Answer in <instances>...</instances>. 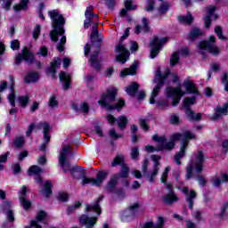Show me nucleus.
<instances>
[{
	"label": "nucleus",
	"mask_w": 228,
	"mask_h": 228,
	"mask_svg": "<svg viewBox=\"0 0 228 228\" xmlns=\"http://www.w3.org/2000/svg\"><path fill=\"white\" fill-rule=\"evenodd\" d=\"M181 138H183V140L182 142V145L180 146V151L175 156V161L176 165H181V159L184 158V152L186 151V147H188V140L195 139V134L190 131H186L183 134H172L170 142H167V138L163 136L159 137L158 134H155L152 136V140L153 142H157V147L154 148V146L147 145L145 146V151L146 152H156V151H172V149L175 147V142L181 140Z\"/></svg>",
	"instance_id": "obj_1"
},
{
	"label": "nucleus",
	"mask_w": 228,
	"mask_h": 228,
	"mask_svg": "<svg viewBox=\"0 0 228 228\" xmlns=\"http://www.w3.org/2000/svg\"><path fill=\"white\" fill-rule=\"evenodd\" d=\"M48 15L53 22L52 26L53 29L50 32L51 40L53 42H58V35H60V43L57 45V50L62 53L65 49V44H67V37L63 36L65 34V29L63 26L65 25V18L61 15V12L58 10H52L48 12Z\"/></svg>",
	"instance_id": "obj_2"
},
{
	"label": "nucleus",
	"mask_w": 228,
	"mask_h": 228,
	"mask_svg": "<svg viewBox=\"0 0 228 228\" xmlns=\"http://www.w3.org/2000/svg\"><path fill=\"white\" fill-rule=\"evenodd\" d=\"M115 99H117V88L110 87L102 94L101 99L98 101V104L109 111H111V110H118V111H120V108L125 106L126 102H124V100H119L117 103L113 104L112 102H114Z\"/></svg>",
	"instance_id": "obj_3"
},
{
	"label": "nucleus",
	"mask_w": 228,
	"mask_h": 228,
	"mask_svg": "<svg viewBox=\"0 0 228 228\" xmlns=\"http://www.w3.org/2000/svg\"><path fill=\"white\" fill-rule=\"evenodd\" d=\"M193 168L198 174H200L204 168V152L201 151L195 153L194 158L187 165L185 179H191Z\"/></svg>",
	"instance_id": "obj_4"
},
{
	"label": "nucleus",
	"mask_w": 228,
	"mask_h": 228,
	"mask_svg": "<svg viewBox=\"0 0 228 228\" xmlns=\"http://www.w3.org/2000/svg\"><path fill=\"white\" fill-rule=\"evenodd\" d=\"M170 75V69H167L166 73L164 75H161V69L158 68V70L155 74L154 83H157V86L153 88L151 92V97L150 98V104H154L156 101V97H158V94H159V90H161V87L163 86V84L165 83V79L168 77Z\"/></svg>",
	"instance_id": "obj_5"
},
{
	"label": "nucleus",
	"mask_w": 228,
	"mask_h": 228,
	"mask_svg": "<svg viewBox=\"0 0 228 228\" xmlns=\"http://www.w3.org/2000/svg\"><path fill=\"white\" fill-rule=\"evenodd\" d=\"M69 154H70V146H64L60 153L59 157V164L62 168L63 172H70L71 175H74L76 172H77V167L70 168V163L67 162V159L69 158Z\"/></svg>",
	"instance_id": "obj_6"
},
{
	"label": "nucleus",
	"mask_w": 228,
	"mask_h": 228,
	"mask_svg": "<svg viewBox=\"0 0 228 228\" xmlns=\"http://www.w3.org/2000/svg\"><path fill=\"white\" fill-rule=\"evenodd\" d=\"M215 42H216V37L214 36H210L208 41L200 42L198 45L199 53L200 54H204L205 51H208L215 56H216V54H220V48L215 45Z\"/></svg>",
	"instance_id": "obj_7"
},
{
	"label": "nucleus",
	"mask_w": 228,
	"mask_h": 228,
	"mask_svg": "<svg viewBox=\"0 0 228 228\" xmlns=\"http://www.w3.org/2000/svg\"><path fill=\"white\" fill-rule=\"evenodd\" d=\"M196 101H197V98L195 96L187 97L183 100V108H186L185 115L189 118V120H191L192 122L195 120H200V118H202V114L200 113L195 114V112H193V110L190 109V106H193Z\"/></svg>",
	"instance_id": "obj_8"
},
{
	"label": "nucleus",
	"mask_w": 228,
	"mask_h": 228,
	"mask_svg": "<svg viewBox=\"0 0 228 228\" xmlns=\"http://www.w3.org/2000/svg\"><path fill=\"white\" fill-rule=\"evenodd\" d=\"M108 174V171L102 170L97 174L96 178L83 176L82 185L85 186L86 184H90L91 186H101V184H102L104 181H106Z\"/></svg>",
	"instance_id": "obj_9"
},
{
	"label": "nucleus",
	"mask_w": 228,
	"mask_h": 228,
	"mask_svg": "<svg viewBox=\"0 0 228 228\" xmlns=\"http://www.w3.org/2000/svg\"><path fill=\"white\" fill-rule=\"evenodd\" d=\"M115 53H118L116 60L119 63H126L129 60V50L122 44V41H119V44L116 45Z\"/></svg>",
	"instance_id": "obj_10"
},
{
	"label": "nucleus",
	"mask_w": 228,
	"mask_h": 228,
	"mask_svg": "<svg viewBox=\"0 0 228 228\" xmlns=\"http://www.w3.org/2000/svg\"><path fill=\"white\" fill-rule=\"evenodd\" d=\"M167 44V38H158V37H154L152 41H151L150 43V46L151 48L150 54H151V58L154 59L158 56V54H159V51H161V48L163 47V45Z\"/></svg>",
	"instance_id": "obj_11"
},
{
	"label": "nucleus",
	"mask_w": 228,
	"mask_h": 228,
	"mask_svg": "<svg viewBox=\"0 0 228 228\" xmlns=\"http://www.w3.org/2000/svg\"><path fill=\"white\" fill-rule=\"evenodd\" d=\"M167 97H173V106H177L181 102V99L186 94L184 91L181 90V87L171 88L167 87L166 90Z\"/></svg>",
	"instance_id": "obj_12"
},
{
	"label": "nucleus",
	"mask_w": 228,
	"mask_h": 228,
	"mask_svg": "<svg viewBox=\"0 0 228 228\" xmlns=\"http://www.w3.org/2000/svg\"><path fill=\"white\" fill-rule=\"evenodd\" d=\"M37 129L39 131L43 129V138L44 142L39 147L40 151H45V147H47V143L51 141V135H49V131H51V126H49V123H39L37 126Z\"/></svg>",
	"instance_id": "obj_13"
},
{
	"label": "nucleus",
	"mask_w": 228,
	"mask_h": 228,
	"mask_svg": "<svg viewBox=\"0 0 228 228\" xmlns=\"http://www.w3.org/2000/svg\"><path fill=\"white\" fill-rule=\"evenodd\" d=\"M167 190H168V192L163 196L162 200L164 204H167V206H172L175 202H177L179 200V197H177L176 194L174 192V187L170 183H167Z\"/></svg>",
	"instance_id": "obj_14"
},
{
	"label": "nucleus",
	"mask_w": 228,
	"mask_h": 228,
	"mask_svg": "<svg viewBox=\"0 0 228 228\" xmlns=\"http://www.w3.org/2000/svg\"><path fill=\"white\" fill-rule=\"evenodd\" d=\"M22 60L27 61V63H33V61H35V56H33V53H29V50H28V48H25L22 51V53H19L16 56L17 65H19V63H20V61H22Z\"/></svg>",
	"instance_id": "obj_15"
},
{
	"label": "nucleus",
	"mask_w": 228,
	"mask_h": 228,
	"mask_svg": "<svg viewBox=\"0 0 228 228\" xmlns=\"http://www.w3.org/2000/svg\"><path fill=\"white\" fill-rule=\"evenodd\" d=\"M28 193V187L23 185L21 190L19 191L20 202L23 209L28 210V208H31V201L26 199Z\"/></svg>",
	"instance_id": "obj_16"
},
{
	"label": "nucleus",
	"mask_w": 228,
	"mask_h": 228,
	"mask_svg": "<svg viewBox=\"0 0 228 228\" xmlns=\"http://www.w3.org/2000/svg\"><path fill=\"white\" fill-rule=\"evenodd\" d=\"M107 120L110 124H115V122H118V127H119V129H121V131L126 129V126H127V118H126V116H120L116 120L115 117H113V115L109 114V115H107Z\"/></svg>",
	"instance_id": "obj_17"
},
{
	"label": "nucleus",
	"mask_w": 228,
	"mask_h": 228,
	"mask_svg": "<svg viewBox=\"0 0 228 228\" xmlns=\"http://www.w3.org/2000/svg\"><path fill=\"white\" fill-rule=\"evenodd\" d=\"M183 193L185 195L186 202L189 204V208L193 209V200H195L197 197V193L195 191H190L188 187H183L182 189Z\"/></svg>",
	"instance_id": "obj_18"
},
{
	"label": "nucleus",
	"mask_w": 228,
	"mask_h": 228,
	"mask_svg": "<svg viewBox=\"0 0 228 228\" xmlns=\"http://www.w3.org/2000/svg\"><path fill=\"white\" fill-rule=\"evenodd\" d=\"M10 208H12V202L10 201H4L1 205V208L7 216V220L14 222L15 216H13V210L10 209Z\"/></svg>",
	"instance_id": "obj_19"
},
{
	"label": "nucleus",
	"mask_w": 228,
	"mask_h": 228,
	"mask_svg": "<svg viewBox=\"0 0 228 228\" xmlns=\"http://www.w3.org/2000/svg\"><path fill=\"white\" fill-rule=\"evenodd\" d=\"M158 174H159V163H154L153 169L149 173H146L144 177H146L147 181L150 183H156Z\"/></svg>",
	"instance_id": "obj_20"
},
{
	"label": "nucleus",
	"mask_w": 228,
	"mask_h": 228,
	"mask_svg": "<svg viewBox=\"0 0 228 228\" xmlns=\"http://www.w3.org/2000/svg\"><path fill=\"white\" fill-rule=\"evenodd\" d=\"M136 209H138V203L130 206L128 209L123 212L121 220L123 222H129V218L134 216V211H136Z\"/></svg>",
	"instance_id": "obj_21"
},
{
	"label": "nucleus",
	"mask_w": 228,
	"mask_h": 228,
	"mask_svg": "<svg viewBox=\"0 0 228 228\" xmlns=\"http://www.w3.org/2000/svg\"><path fill=\"white\" fill-rule=\"evenodd\" d=\"M228 113V102L224 103L223 107L216 109L215 114L212 116V120H218L222 117L227 115Z\"/></svg>",
	"instance_id": "obj_22"
},
{
	"label": "nucleus",
	"mask_w": 228,
	"mask_h": 228,
	"mask_svg": "<svg viewBox=\"0 0 228 228\" xmlns=\"http://www.w3.org/2000/svg\"><path fill=\"white\" fill-rule=\"evenodd\" d=\"M216 10V7L214 5H210L206 8L207 15L204 18L205 22V28H209L211 26V18L213 17V13H215V11Z\"/></svg>",
	"instance_id": "obj_23"
},
{
	"label": "nucleus",
	"mask_w": 228,
	"mask_h": 228,
	"mask_svg": "<svg viewBox=\"0 0 228 228\" xmlns=\"http://www.w3.org/2000/svg\"><path fill=\"white\" fill-rule=\"evenodd\" d=\"M118 179H120V176L118 175H113L110 181L107 183L106 190L110 193H113L115 191V188L117 184H118Z\"/></svg>",
	"instance_id": "obj_24"
},
{
	"label": "nucleus",
	"mask_w": 228,
	"mask_h": 228,
	"mask_svg": "<svg viewBox=\"0 0 228 228\" xmlns=\"http://www.w3.org/2000/svg\"><path fill=\"white\" fill-rule=\"evenodd\" d=\"M47 218V213L45 211H39L35 220L31 221V226L35 228H42L40 222H44Z\"/></svg>",
	"instance_id": "obj_25"
},
{
	"label": "nucleus",
	"mask_w": 228,
	"mask_h": 228,
	"mask_svg": "<svg viewBox=\"0 0 228 228\" xmlns=\"http://www.w3.org/2000/svg\"><path fill=\"white\" fill-rule=\"evenodd\" d=\"M183 86L186 90L187 94H199V90H197V86H195V83H193V80H184Z\"/></svg>",
	"instance_id": "obj_26"
},
{
	"label": "nucleus",
	"mask_w": 228,
	"mask_h": 228,
	"mask_svg": "<svg viewBox=\"0 0 228 228\" xmlns=\"http://www.w3.org/2000/svg\"><path fill=\"white\" fill-rule=\"evenodd\" d=\"M60 81L62 82L63 90L70 88V74L61 71L59 75Z\"/></svg>",
	"instance_id": "obj_27"
},
{
	"label": "nucleus",
	"mask_w": 228,
	"mask_h": 228,
	"mask_svg": "<svg viewBox=\"0 0 228 228\" xmlns=\"http://www.w3.org/2000/svg\"><path fill=\"white\" fill-rule=\"evenodd\" d=\"M60 65H61V59H60V57H55L51 63V67L48 69V72L52 74L53 79L56 78V69H60Z\"/></svg>",
	"instance_id": "obj_28"
},
{
	"label": "nucleus",
	"mask_w": 228,
	"mask_h": 228,
	"mask_svg": "<svg viewBox=\"0 0 228 228\" xmlns=\"http://www.w3.org/2000/svg\"><path fill=\"white\" fill-rule=\"evenodd\" d=\"M136 69H138V61H134L130 68L125 69L120 73V77H126V76H134L136 74Z\"/></svg>",
	"instance_id": "obj_29"
},
{
	"label": "nucleus",
	"mask_w": 228,
	"mask_h": 228,
	"mask_svg": "<svg viewBox=\"0 0 228 228\" xmlns=\"http://www.w3.org/2000/svg\"><path fill=\"white\" fill-rule=\"evenodd\" d=\"M40 174H42V168L38 166H32L28 169V175H36V181L37 183H42V177H40Z\"/></svg>",
	"instance_id": "obj_30"
},
{
	"label": "nucleus",
	"mask_w": 228,
	"mask_h": 228,
	"mask_svg": "<svg viewBox=\"0 0 228 228\" xmlns=\"http://www.w3.org/2000/svg\"><path fill=\"white\" fill-rule=\"evenodd\" d=\"M142 26L137 25L135 27V33L138 35L143 31L144 33H147L151 29V27L149 26V20L146 18H142Z\"/></svg>",
	"instance_id": "obj_31"
},
{
	"label": "nucleus",
	"mask_w": 228,
	"mask_h": 228,
	"mask_svg": "<svg viewBox=\"0 0 228 228\" xmlns=\"http://www.w3.org/2000/svg\"><path fill=\"white\" fill-rule=\"evenodd\" d=\"M99 50L94 52L90 58V63L95 69L96 70H99L101 69V64L99 63Z\"/></svg>",
	"instance_id": "obj_32"
},
{
	"label": "nucleus",
	"mask_w": 228,
	"mask_h": 228,
	"mask_svg": "<svg viewBox=\"0 0 228 228\" xmlns=\"http://www.w3.org/2000/svg\"><path fill=\"white\" fill-rule=\"evenodd\" d=\"M29 0H20V4H14L12 7L13 12H21L28 10Z\"/></svg>",
	"instance_id": "obj_33"
},
{
	"label": "nucleus",
	"mask_w": 228,
	"mask_h": 228,
	"mask_svg": "<svg viewBox=\"0 0 228 228\" xmlns=\"http://www.w3.org/2000/svg\"><path fill=\"white\" fill-rule=\"evenodd\" d=\"M72 108L75 111L84 113V115H88V112L90 111V105H88L86 102L81 103L79 108H77L76 105H73Z\"/></svg>",
	"instance_id": "obj_34"
},
{
	"label": "nucleus",
	"mask_w": 228,
	"mask_h": 228,
	"mask_svg": "<svg viewBox=\"0 0 228 228\" xmlns=\"http://www.w3.org/2000/svg\"><path fill=\"white\" fill-rule=\"evenodd\" d=\"M11 86H10V94L8 95V101L11 102L12 107H15V89L13 88V85L15 84L13 77H11Z\"/></svg>",
	"instance_id": "obj_35"
},
{
	"label": "nucleus",
	"mask_w": 228,
	"mask_h": 228,
	"mask_svg": "<svg viewBox=\"0 0 228 228\" xmlns=\"http://www.w3.org/2000/svg\"><path fill=\"white\" fill-rule=\"evenodd\" d=\"M125 6L126 9H122L120 12L121 17H126L127 14V10H136V5H133V0H126Z\"/></svg>",
	"instance_id": "obj_36"
},
{
	"label": "nucleus",
	"mask_w": 228,
	"mask_h": 228,
	"mask_svg": "<svg viewBox=\"0 0 228 228\" xmlns=\"http://www.w3.org/2000/svg\"><path fill=\"white\" fill-rule=\"evenodd\" d=\"M163 225H165V219L159 217L157 224H154L152 222H148L144 224L143 228H163Z\"/></svg>",
	"instance_id": "obj_37"
},
{
	"label": "nucleus",
	"mask_w": 228,
	"mask_h": 228,
	"mask_svg": "<svg viewBox=\"0 0 228 228\" xmlns=\"http://www.w3.org/2000/svg\"><path fill=\"white\" fill-rule=\"evenodd\" d=\"M99 200H101V198H99L94 205H86V211H94V213L101 215L102 211L101 206H99Z\"/></svg>",
	"instance_id": "obj_38"
},
{
	"label": "nucleus",
	"mask_w": 228,
	"mask_h": 228,
	"mask_svg": "<svg viewBox=\"0 0 228 228\" xmlns=\"http://www.w3.org/2000/svg\"><path fill=\"white\" fill-rule=\"evenodd\" d=\"M139 87H140V86L138 85V83L134 82V83L130 84L128 86H126V94H128V95L134 96L136 92H138Z\"/></svg>",
	"instance_id": "obj_39"
},
{
	"label": "nucleus",
	"mask_w": 228,
	"mask_h": 228,
	"mask_svg": "<svg viewBox=\"0 0 228 228\" xmlns=\"http://www.w3.org/2000/svg\"><path fill=\"white\" fill-rule=\"evenodd\" d=\"M202 35H204V32L200 28H193L189 34V39L195 40L197 37H202Z\"/></svg>",
	"instance_id": "obj_40"
},
{
	"label": "nucleus",
	"mask_w": 228,
	"mask_h": 228,
	"mask_svg": "<svg viewBox=\"0 0 228 228\" xmlns=\"http://www.w3.org/2000/svg\"><path fill=\"white\" fill-rule=\"evenodd\" d=\"M221 179L218 178V176H215L214 178H212V183L214 184V186H220V184H222V183H227L228 181V175L226 174H223L221 175Z\"/></svg>",
	"instance_id": "obj_41"
},
{
	"label": "nucleus",
	"mask_w": 228,
	"mask_h": 228,
	"mask_svg": "<svg viewBox=\"0 0 228 228\" xmlns=\"http://www.w3.org/2000/svg\"><path fill=\"white\" fill-rule=\"evenodd\" d=\"M35 81H38V73L28 72L25 77V83H35Z\"/></svg>",
	"instance_id": "obj_42"
},
{
	"label": "nucleus",
	"mask_w": 228,
	"mask_h": 228,
	"mask_svg": "<svg viewBox=\"0 0 228 228\" xmlns=\"http://www.w3.org/2000/svg\"><path fill=\"white\" fill-rule=\"evenodd\" d=\"M178 20L181 24H191L193 22V16L190 13L187 16H178Z\"/></svg>",
	"instance_id": "obj_43"
},
{
	"label": "nucleus",
	"mask_w": 228,
	"mask_h": 228,
	"mask_svg": "<svg viewBox=\"0 0 228 228\" xmlns=\"http://www.w3.org/2000/svg\"><path fill=\"white\" fill-rule=\"evenodd\" d=\"M44 186H45V190L41 191V193H43L45 197H49V195L53 193V191H51V189L53 188V183L50 181H48L45 183Z\"/></svg>",
	"instance_id": "obj_44"
},
{
	"label": "nucleus",
	"mask_w": 228,
	"mask_h": 228,
	"mask_svg": "<svg viewBox=\"0 0 228 228\" xmlns=\"http://www.w3.org/2000/svg\"><path fill=\"white\" fill-rule=\"evenodd\" d=\"M169 8H170V4L167 2L162 3L160 7L159 8V12L160 13V15H165V13L168 12Z\"/></svg>",
	"instance_id": "obj_45"
},
{
	"label": "nucleus",
	"mask_w": 228,
	"mask_h": 228,
	"mask_svg": "<svg viewBox=\"0 0 228 228\" xmlns=\"http://www.w3.org/2000/svg\"><path fill=\"white\" fill-rule=\"evenodd\" d=\"M48 106L50 108H56L58 106V97L56 94H53L48 101Z\"/></svg>",
	"instance_id": "obj_46"
},
{
	"label": "nucleus",
	"mask_w": 228,
	"mask_h": 228,
	"mask_svg": "<svg viewBox=\"0 0 228 228\" xmlns=\"http://www.w3.org/2000/svg\"><path fill=\"white\" fill-rule=\"evenodd\" d=\"M169 172H170V167H167L165 168V170L163 171L161 178H160L161 183H163L166 185L167 184V179L168 178V173Z\"/></svg>",
	"instance_id": "obj_47"
},
{
	"label": "nucleus",
	"mask_w": 228,
	"mask_h": 228,
	"mask_svg": "<svg viewBox=\"0 0 228 228\" xmlns=\"http://www.w3.org/2000/svg\"><path fill=\"white\" fill-rule=\"evenodd\" d=\"M112 167H117V165H124V156L118 155L112 161Z\"/></svg>",
	"instance_id": "obj_48"
},
{
	"label": "nucleus",
	"mask_w": 228,
	"mask_h": 228,
	"mask_svg": "<svg viewBox=\"0 0 228 228\" xmlns=\"http://www.w3.org/2000/svg\"><path fill=\"white\" fill-rule=\"evenodd\" d=\"M130 156H131L132 159L136 161V159H138V158L140 156V150H138L137 147L132 148L131 151H130Z\"/></svg>",
	"instance_id": "obj_49"
},
{
	"label": "nucleus",
	"mask_w": 228,
	"mask_h": 228,
	"mask_svg": "<svg viewBox=\"0 0 228 228\" xmlns=\"http://www.w3.org/2000/svg\"><path fill=\"white\" fill-rule=\"evenodd\" d=\"M118 175L119 176V179L127 177V175H129V167L122 166L121 172L118 174Z\"/></svg>",
	"instance_id": "obj_50"
},
{
	"label": "nucleus",
	"mask_w": 228,
	"mask_h": 228,
	"mask_svg": "<svg viewBox=\"0 0 228 228\" xmlns=\"http://www.w3.org/2000/svg\"><path fill=\"white\" fill-rule=\"evenodd\" d=\"M18 101L22 108H26L28 106V102H29V97L28 96H20Z\"/></svg>",
	"instance_id": "obj_51"
},
{
	"label": "nucleus",
	"mask_w": 228,
	"mask_h": 228,
	"mask_svg": "<svg viewBox=\"0 0 228 228\" xmlns=\"http://www.w3.org/2000/svg\"><path fill=\"white\" fill-rule=\"evenodd\" d=\"M169 122H170V124L177 126V124H181V118H179V116L173 114L170 117Z\"/></svg>",
	"instance_id": "obj_52"
},
{
	"label": "nucleus",
	"mask_w": 228,
	"mask_h": 228,
	"mask_svg": "<svg viewBox=\"0 0 228 228\" xmlns=\"http://www.w3.org/2000/svg\"><path fill=\"white\" fill-rule=\"evenodd\" d=\"M178 61H179V53H173L170 60L171 67H174V65H177Z\"/></svg>",
	"instance_id": "obj_53"
},
{
	"label": "nucleus",
	"mask_w": 228,
	"mask_h": 228,
	"mask_svg": "<svg viewBox=\"0 0 228 228\" xmlns=\"http://www.w3.org/2000/svg\"><path fill=\"white\" fill-rule=\"evenodd\" d=\"M25 143L24 137H16L14 140V145L18 149L22 147Z\"/></svg>",
	"instance_id": "obj_54"
},
{
	"label": "nucleus",
	"mask_w": 228,
	"mask_h": 228,
	"mask_svg": "<svg viewBox=\"0 0 228 228\" xmlns=\"http://www.w3.org/2000/svg\"><path fill=\"white\" fill-rule=\"evenodd\" d=\"M215 33L217 35L219 40H226V37L222 34V27H216Z\"/></svg>",
	"instance_id": "obj_55"
},
{
	"label": "nucleus",
	"mask_w": 228,
	"mask_h": 228,
	"mask_svg": "<svg viewBox=\"0 0 228 228\" xmlns=\"http://www.w3.org/2000/svg\"><path fill=\"white\" fill-rule=\"evenodd\" d=\"M139 124L144 131H149V121L147 119L140 118Z\"/></svg>",
	"instance_id": "obj_56"
},
{
	"label": "nucleus",
	"mask_w": 228,
	"mask_h": 228,
	"mask_svg": "<svg viewBox=\"0 0 228 228\" xmlns=\"http://www.w3.org/2000/svg\"><path fill=\"white\" fill-rule=\"evenodd\" d=\"M11 49H12V51L20 49V42H19L17 39L12 40L11 42Z\"/></svg>",
	"instance_id": "obj_57"
},
{
	"label": "nucleus",
	"mask_w": 228,
	"mask_h": 228,
	"mask_svg": "<svg viewBox=\"0 0 228 228\" xmlns=\"http://www.w3.org/2000/svg\"><path fill=\"white\" fill-rule=\"evenodd\" d=\"M147 170H149V159H144L142 161V171L143 175H145V174H147Z\"/></svg>",
	"instance_id": "obj_58"
},
{
	"label": "nucleus",
	"mask_w": 228,
	"mask_h": 228,
	"mask_svg": "<svg viewBox=\"0 0 228 228\" xmlns=\"http://www.w3.org/2000/svg\"><path fill=\"white\" fill-rule=\"evenodd\" d=\"M79 208H81V202L77 201V202H75L74 206L68 208V213H74V210H76Z\"/></svg>",
	"instance_id": "obj_59"
},
{
	"label": "nucleus",
	"mask_w": 228,
	"mask_h": 228,
	"mask_svg": "<svg viewBox=\"0 0 228 228\" xmlns=\"http://www.w3.org/2000/svg\"><path fill=\"white\" fill-rule=\"evenodd\" d=\"M40 31H41V27L40 25H37L35 28H34V30H33V38H35L37 40V38H38L39 35H40Z\"/></svg>",
	"instance_id": "obj_60"
},
{
	"label": "nucleus",
	"mask_w": 228,
	"mask_h": 228,
	"mask_svg": "<svg viewBox=\"0 0 228 228\" xmlns=\"http://www.w3.org/2000/svg\"><path fill=\"white\" fill-rule=\"evenodd\" d=\"M192 216L197 222H200L202 220V214L199 210L194 211L192 213Z\"/></svg>",
	"instance_id": "obj_61"
},
{
	"label": "nucleus",
	"mask_w": 228,
	"mask_h": 228,
	"mask_svg": "<svg viewBox=\"0 0 228 228\" xmlns=\"http://www.w3.org/2000/svg\"><path fill=\"white\" fill-rule=\"evenodd\" d=\"M109 134L110 138H114L115 140H117V138H122V134H117V131H115V129H110Z\"/></svg>",
	"instance_id": "obj_62"
},
{
	"label": "nucleus",
	"mask_w": 228,
	"mask_h": 228,
	"mask_svg": "<svg viewBox=\"0 0 228 228\" xmlns=\"http://www.w3.org/2000/svg\"><path fill=\"white\" fill-rule=\"evenodd\" d=\"M116 4V0H105L106 6H108V8H110V10H113V8H115Z\"/></svg>",
	"instance_id": "obj_63"
},
{
	"label": "nucleus",
	"mask_w": 228,
	"mask_h": 228,
	"mask_svg": "<svg viewBox=\"0 0 228 228\" xmlns=\"http://www.w3.org/2000/svg\"><path fill=\"white\" fill-rule=\"evenodd\" d=\"M155 0H149L148 5L146 6V12H152L154 10Z\"/></svg>",
	"instance_id": "obj_64"
}]
</instances>
